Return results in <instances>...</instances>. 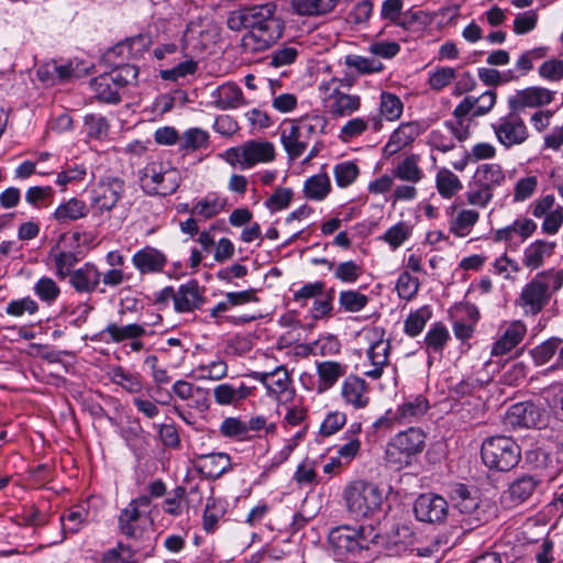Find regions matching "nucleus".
Returning <instances> with one entry per match:
<instances>
[{
  "label": "nucleus",
  "mask_w": 563,
  "mask_h": 563,
  "mask_svg": "<svg viewBox=\"0 0 563 563\" xmlns=\"http://www.w3.org/2000/svg\"><path fill=\"white\" fill-rule=\"evenodd\" d=\"M333 173L336 185L341 188H345L356 179L360 170L355 163L349 161L336 164Z\"/></svg>",
  "instance_id": "nucleus-60"
},
{
  "label": "nucleus",
  "mask_w": 563,
  "mask_h": 563,
  "mask_svg": "<svg viewBox=\"0 0 563 563\" xmlns=\"http://www.w3.org/2000/svg\"><path fill=\"white\" fill-rule=\"evenodd\" d=\"M525 463L531 470L544 472L550 479L555 477L554 474H551L554 465L552 454L542 448H533L526 451Z\"/></svg>",
  "instance_id": "nucleus-37"
},
{
  "label": "nucleus",
  "mask_w": 563,
  "mask_h": 563,
  "mask_svg": "<svg viewBox=\"0 0 563 563\" xmlns=\"http://www.w3.org/2000/svg\"><path fill=\"white\" fill-rule=\"evenodd\" d=\"M419 285V279L405 271L397 279L396 289L400 298L411 300L417 295Z\"/></svg>",
  "instance_id": "nucleus-63"
},
{
  "label": "nucleus",
  "mask_w": 563,
  "mask_h": 563,
  "mask_svg": "<svg viewBox=\"0 0 563 563\" xmlns=\"http://www.w3.org/2000/svg\"><path fill=\"white\" fill-rule=\"evenodd\" d=\"M474 101L464 98L453 110L454 120L444 123L459 142L466 141L471 135V125L474 118L472 117Z\"/></svg>",
  "instance_id": "nucleus-18"
},
{
  "label": "nucleus",
  "mask_w": 563,
  "mask_h": 563,
  "mask_svg": "<svg viewBox=\"0 0 563 563\" xmlns=\"http://www.w3.org/2000/svg\"><path fill=\"white\" fill-rule=\"evenodd\" d=\"M479 213L472 209L462 210L450 223V231L456 236H466L475 223Z\"/></svg>",
  "instance_id": "nucleus-48"
},
{
  "label": "nucleus",
  "mask_w": 563,
  "mask_h": 563,
  "mask_svg": "<svg viewBox=\"0 0 563 563\" xmlns=\"http://www.w3.org/2000/svg\"><path fill=\"white\" fill-rule=\"evenodd\" d=\"M152 37L150 34H139L126 38L124 42L118 43L112 47L111 52L126 51V55L131 58H137L150 49Z\"/></svg>",
  "instance_id": "nucleus-41"
},
{
  "label": "nucleus",
  "mask_w": 563,
  "mask_h": 563,
  "mask_svg": "<svg viewBox=\"0 0 563 563\" xmlns=\"http://www.w3.org/2000/svg\"><path fill=\"white\" fill-rule=\"evenodd\" d=\"M135 552L123 543H119L117 548L107 551L103 554L102 563H133Z\"/></svg>",
  "instance_id": "nucleus-64"
},
{
  "label": "nucleus",
  "mask_w": 563,
  "mask_h": 563,
  "mask_svg": "<svg viewBox=\"0 0 563 563\" xmlns=\"http://www.w3.org/2000/svg\"><path fill=\"white\" fill-rule=\"evenodd\" d=\"M542 276L536 275L521 290L518 303L526 314H538L550 301V283L543 280Z\"/></svg>",
  "instance_id": "nucleus-11"
},
{
  "label": "nucleus",
  "mask_w": 563,
  "mask_h": 563,
  "mask_svg": "<svg viewBox=\"0 0 563 563\" xmlns=\"http://www.w3.org/2000/svg\"><path fill=\"white\" fill-rule=\"evenodd\" d=\"M527 327L522 321L511 322L503 335L493 344L492 355L501 356L516 347L525 338Z\"/></svg>",
  "instance_id": "nucleus-20"
},
{
  "label": "nucleus",
  "mask_w": 563,
  "mask_h": 563,
  "mask_svg": "<svg viewBox=\"0 0 563 563\" xmlns=\"http://www.w3.org/2000/svg\"><path fill=\"white\" fill-rule=\"evenodd\" d=\"M537 223L530 218H517L511 224L498 229L494 233L496 242H511L515 235L520 236L521 241H526L537 231Z\"/></svg>",
  "instance_id": "nucleus-25"
},
{
  "label": "nucleus",
  "mask_w": 563,
  "mask_h": 563,
  "mask_svg": "<svg viewBox=\"0 0 563 563\" xmlns=\"http://www.w3.org/2000/svg\"><path fill=\"white\" fill-rule=\"evenodd\" d=\"M102 333H107L112 342L120 343L128 339H136L145 333L142 325L131 323L124 327H120L117 323H109Z\"/></svg>",
  "instance_id": "nucleus-47"
},
{
  "label": "nucleus",
  "mask_w": 563,
  "mask_h": 563,
  "mask_svg": "<svg viewBox=\"0 0 563 563\" xmlns=\"http://www.w3.org/2000/svg\"><path fill=\"white\" fill-rule=\"evenodd\" d=\"M280 141L290 159L300 157L308 146V139L292 123L282 130Z\"/></svg>",
  "instance_id": "nucleus-30"
},
{
  "label": "nucleus",
  "mask_w": 563,
  "mask_h": 563,
  "mask_svg": "<svg viewBox=\"0 0 563 563\" xmlns=\"http://www.w3.org/2000/svg\"><path fill=\"white\" fill-rule=\"evenodd\" d=\"M231 468V459L225 453H212L201 456L197 473H202L207 477L218 478Z\"/></svg>",
  "instance_id": "nucleus-32"
},
{
  "label": "nucleus",
  "mask_w": 563,
  "mask_h": 563,
  "mask_svg": "<svg viewBox=\"0 0 563 563\" xmlns=\"http://www.w3.org/2000/svg\"><path fill=\"white\" fill-rule=\"evenodd\" d=\"M206 390L200 387H194L192 384L178 380V398L188 401L189 407H206Z\"/></svg>",
  "instance_id": "nucleus-52"
},
{
  "label": "nucleus",
  "mask_w": 563,
  "mask_h": 563,
  "mask_svg": "<svg viewBox=\"0 0 563 563\" xmlns=\"http://www.w3.org/2000/svg\"><path fill=\"white\" fill-rule=\"evenodd\" d=\"M380 113L386 120L394 121L402 113V102L394 93L382 92L380 95Z\"/></svg>",
  "instance_id": "nucleus-57"
},
{
  "label": "nucleus",
  "mask_w": 563,
  "mask_h": 563,
  "mask_svg": "<svg viewBox=\"0 0 563 563\" xmlns=\"http://www.w3.org/2000/svg\"><path fill=\"white\" fill-rule=\"evenodd\" d=\"M451 499L454 507L465 516L462 523L466 530H474L488 521L489 514H487L484 505L476 496L471 494L465 485L459 484L453 489Z\"/></svg>",
  "instance_id": "nucleus-9"
},
{
  "label": "nucleus",
  "mask_w": 563,
  "mask_h": 563,
  "mask_svg": "<svg viewBox=\"0 0 563 563\" xmlns=\"http://www.w3.org/2000/svg\"><path fill=\"white\" fill-rule=\"evenodd\" d=\"M255 380H258L266 388V393L271 397L279 398L282 395L288 394V398H292L295 390L290 388L291 379L287 368L284 365L277 366L271 372H250L246 374Z\"/></svg>",
  "instance_id": "nucleus-15"
},
{
  "label": "nucleus",
  "mask_w": 563,
  "mask_h": 563,
  "mask_svg": "<svg viewBox=\"0 0 563 563\" xmlns=\"http://www.w3.org/2000/svg\"><path fill=\"white\" fill-rule=\"evenodd\" d=\"M429 408L426 397L416 396L400 405L396 412L399 422H410L412 419L423 416Z\"/></svg>",
  "instance_id": "nucleus-39"
},
{
  "label": "nucleus",
  "mask_w": 563,
  "mask_h": 563,
  "mask_svg": "<svg viewBox=\"0 0 563 563\" xmlns=\"http://www.w3.org/2000/svg\"><path fill=\"white\" fill-rule=\"evenodd\" d=\"M419 133V125L416 122L400 124V126L390 135L388 143L385 145L384 152L388 155L399 152L401 148L413 142Z\"/></svg>",
  "instance_id": "nucleus-29"
},
{
  "label": "nucleus",
  "mask_w": 563,
  "mask_h": 563,
  "mask_svg": "<svg viewBox=\"0 0 563 563\" xmlns=\"http://www.w3.org/2000/svg\"><path fill=\"white\" fill-rule=\"evenodd\" d=\"M186 488L178 486V523L186 521L187 523L194 518H198V506L202 503V496L196 486L189 487L186 496Z\"/></svg>",
  "instance_id": "nucleus-21"
},
{
  "label": "nucleus",
  "mask_w": 563,
  "mask_h": 563,
  "mask_svg": "<svg viewBox=\"0 0 563 563\" xmlns=\"http://www.w3.org/2000/svg\"><path fill=\"white\" fill-rule=\"evenodd\" d=\"M450 338V332L442 322L433 323L424 336L427 352L442 354Z\"/></svg>",
  "instance_id": "nucleus-42"
},
{
  "label": "nucleus",
  "mask_w": 563,
  "mask_h": 563,
  "mask_svg": "<svg viewBox=\"0 0 563 563\" xmlns=\"http://www.w3.org/2000/svg\"><path fill=\"white\" fill-rule=\"evenodd\" d=\"M456 78L455 69L452 67H438L429 73L428 84L434 91H441Z\"/></svg>",
  "instance_id": "nucleus-58"
},
{
  "label": "nucleus",
  "mask_w": 563,
  "mask_h": 563,
  "mask_svg": "<svg viewBox=\"0 0 563 563\" xmlns=\"http://www.w3.org/2000/svg\"><path fill=\"white\" fill-rule=\"evenodd\" d=\"M151 498L140 496L132 499L128 506L120 511L118 518L119 531L128 539H142L144 533L151 528L152 519Z\"/></svg>",
  "instance_id": "nucleus-7"
},
{
  "label": "nucleus",
  "mask_w": 563,
  "mask_h": 563,
  "mask_svg": "<svg viewBox=\"0 0 563 563\" xmlns=\"http://www.w3.org/2000/svg\"><path fill=\"white\" fill-rule=\"evenodd\" d=\"M339 0H291L295 13L302 16L324 15L334 10Z\"/></svg>",
  "instance_id": "nucleus-34"
},
{
  "label": "nucleus",
  "mask_w": 563,
  "mask_h": 563,
  "mask_svg": "<svg viewBox=\"0 0 563 563\" xmlns=\"http://www.w3.org/2000/svg\"><path fill=\"white\" fill-rule=\"evenodd\" d=\"M462 183L459 177L446 168H442L437 174V189L443 198H451L455 192L462 189Z\"/></svg>",
  "instance_id": "nucleus-50"
},
{
  "label": "nucleus",
  "mask_w": 563,
  "mask_h": 563,
  "mask_svg": "<svg viewBox=\"0 0 563 563\" xmlns=\"http://www.w3.org/2000/svg\"><path fill=\"white\" fill-rule=\"evenodd\" d=\"M229 153L242 168H250L258 162H271L275 157V148L271 142L249 141L240 147L231 148Z\"/></svg>",
  "instance_id": "nucleus-16"
},
{
  "label": "nucleus",
  "mask_w": 563,
  "mask_h": 563,
  "mask_svg": "<svg viewBox=\"0 0 563 563\" xmlns=\"http://www.w3.org/2000/svg\"><path fill=\"white\" fill-rule=\"evenodd\" d=\"M506 181V174L496 163H486L477 167L468 185L466 199L470 205L484 208L494 197V190Z\"/></svg>",
  "instance_id": "nucleus-4"
},
{
  "label": "nucleus",
  "mask_w": 563,
  "mask_h": 563,
  "mask_svg": "<svg viewBox=\"0 0 563 563\" xmlns=\"http://www.w3.org/2000/svg\"><path fill=\"white\" fill-rule=\"evenodd\" d=\"M90 87L95 97L102 102L115 104L121 101L119 92L121 87L111 75L104 74L91 79Z\"/></svg>",
  "instance_id": "nucleus-28"
},
{
  "label": "nucleus",
  "mask_w": 563,
  "mask_h": 563,
  "mask_svg": "<svg viewBox=\"0 0 563 563\" xmlns=\"http://www.w3.org/2000/svg\"><path fill=\"white\" fill-rule=\"evenodd\" d=\"M346 508L355 517H368L380 509L383 494L377 485L364 481L352 482L343 493Z\"/></svg>",
  "instance_id": "nucleus-6"
},
{
  "label": "nucleus",
  "mask_w": 563,
  "mask_h": 563,
  "mask_svg": "<svg viewBox=\"0 0 563 563\" xmlns=\"http://www.w3.org/2000/svg\"><path fill=\"white\" fill-rule=\"evenodd\" d=\"M556 249V243L548 240H536L523 251L522 264L529 269H538L544 261L551 257Z\"/></svg>",
  "instance_id": "nucleus-19"
},
{
  "label": "nucleus",
  "mask_w": 563,
  "mask_h": 563,
  "mask_svg": "<svg viewBox=\"0 0 563 563\" xmlns=\"http://www.w3.org/2000/svg\"><path fill=\"white\" fill-rule=\"evenodd\" d=\"M417 520L427 523H442L449 514L448 501L440 495L426 493L419 495L413 503Z\"/></svg>",
  "instance_id": "nucleus-14"
},
{
  "label": "nucleus",
  "mask_w": 563,
  "mask_h": 563,
  "mask_svg": "<svg viewBox=\"0 0 563 563\" xmlns=\"http://www.w3.org/2000/svg\"><path fill=\"white\" fill-rule=\"evenodd\" d=\"M548 47L540 46L523 52L516 60L515 68L517 73L523 77L532 68L533 62L543 58L547 55Z\"/></svg>",
  "instance_id": "nucleus-54"
},
{
  "label": "nucleus",
  "mask_w": 563,
  "mask_h": 563,
  "mask_svg": "<svg viewBox=\"0 0 563 563\" xmlns=\"http://www.w3.org/2000/svg\"><path fill=\"white\" fill-rule=\"evenodd\" d=\"M298 128L303 137L311 139L312 135L320 133H325V128L328 125V120L324 115L321 114H312L306 115L301 118L298 122L292 123Z\"/></svg>",
  "instance_id": "nucleus-49"
},
{
  "label": "nucleus",
  "mask_w": 563,
  "mask_h": 563,
  "mask_svg": "<svg viewBox=\"0 0 563 563\" xmlns=\"http://www.w3.org/2000/svg\"><path fill=\"white\" fill-rule=\"evenodd\" d=\"M276 5L272 2L242 8L230 13L227 24L233 31L246 29L242 47L249 52H261L274 44L284 32V24L275 15Z\"/></svg>",
  "instance_id": "nucleus-1"
},
{
  "label": "nucleus",
  "mask_w": 563,
  "mask_h": 563,
  "mask_svg": "<svg viewBox=\"0 0 563 563\" xmlns=\"http://www.w3.org/2000/svg\"><path fill=\"white\" fill-rule=\"evenodd\" d=\"M542 408L532 401L512 404L506 411L505 421L512 428H538L547 424Z\"/></svg>",
  "instance_id": "nucleus-10"
},
{
  "label": "nucleus",
  "mask_w": 563,
  "mask_h": 563,
  "mask_svg": "<svg viewBox=\"0 0 563 563\" xmlns=\"http://www.w3.org/2000/svg\"><path fill=\"white\" fill-rule=\"evenodd\" d=\"M209 134L199 128H191L184 132L180 141V147L187 152H195L208 146Z\"/></svg>",
  "instance_id": "nucleus-51"
},
{
  "label": "nucleus",
  "mask_w": 563,
  "mask_h": 563,
  "mask_svg": "<svg viewBox=\"0 0 563 563\" xmlns=\"http://www.w3.org/2000/svg\"><path fill=\"white\" fill-rule=\"evenodd\" d=\"M516 112L510 110L507 115L492 124L496 139L506 148L522 144L529 135L523 120Z\"/></svg>",
  "instance_id": "nucleus-12"
},
{
  "label": "nucleus",
  "mask_w": 563,
  "mask_h": 563,
  "mask_svg": "<svg viewBox=\"0 0 563 563\" xmlns=\"http://www.w3.org/2000/svg\"><path fill=\"white\" fill-rule=\"evenodd\" d=\"M426 434L419 428H409L396 434L387 444L385 461L399 470L408 466L411 460L424 449Z\"/></svg>",
  "instance_id": "nucleus-5"
},
{
  "label": "nucleus",
  "mask_w": 563,
  "mask_h": 563,
  "mask_svg": "<svg viewBox=\"0 0 563 563\" xmlns=\"http://www.w3.org/2000/svg\"><path fill=\"white\" fill-rule=\"evenodd\" d=\"M367 383L365 379L350 375L342 385V396L354 408H364L368 404L366 396Z\"/></svg>",
  "instance_id": "nucleus-26"
},
{
  "label": "nucleus",
  "mask_w": 563,
  "mask_h": 563,
  "mask_svg": "<svg viewBox=\"0 0 563 563\" xmlns=\"http://www.w3.org/2000/svg\"><path fill=\"white\" fill-rule=\"evenodd\" d=\"M563 340L552 336L529 351L537 366L545 365L560 351Z\"/></svg>",
  "instance_id": "nucleus-43"
},
{
  "label": "nucleus",
  "mask_w": 563,
  "mask_h": 563,
  "mask_svg": "<svg viewBox=\"0 0 563 563\" xmlns=\"http://www.w3.org/2000/svg\"><path fill=\"white\" fill-rule=\"evenodd\" d=\"M227 203V198L212 194L199 200L190 212L191 214L202 217L203 219H211L224 210Z\"/></svg>",
  "instance_id": "nucleus-40"
},
{
  "label": "nucleus",
  "mask_w": 563,
  "mask_h": 563,
  "mask_svg": "<svg viewBox=\"0 0 563 563\" xmlns=\"http://www.w3.org/2000/svg\"><path fill=\"white\" fill-rule=\"evenodd\" d=\"M329 547L339 561L366 559L369 552L385 544V537L373 526H338L329 532Z\"/></svg>",
  "instance_id": "nucleus-2"
},
{
  "label": "nucleus",
  "mask_w": 563,
  "mask_h": 563,
  "mask_svg": "<svg viewBox=\"0 0 563 563\" xmlns=\"http://www.w3.org/2000/svg\"><path fill=\"white\" fill-rule=\"evenodd\" d=\"M537 176H527L518 179L514 186V202H523L531 198L538 188Z\"/></svg>",
  "instance_id": "nucleus-59"
},
{
  "label": "nucleus",
  "mask_w": 563,
  "mask_h": 563,
  "mask_svg": "<svg viewBox=\"0 0 563 563\" xmlns=\"http://www.w3.org/2000/svg\"><path fill=\"white\" fill-rule=\"evenodd\" d=\"M431 317L432 311L429 306H422L421 308L411 311L405 320V333L410 338L419 335Z\"/></svg>",
  "instance_id": "nucleus-45"
},
{
  "label": "nucleus",
  "mask_w": 563,
  "mask_h": 563,
  "mask_svg": "<svg viewBox=\"0 0 563 563\" xmlns=\"http://www.w3.org/2000/svg\"><path fill=\"white\" fill-rule=\"evenodd\" d=\"M101 273L91 263H85L69 276L70 285L78 292H92L100 284Z\"/></svg>",
  "instance_id": "nucleus-24"
},
{
  "label": "nucleus",
  "mask_w": 563,
  "mask_h": 563,
  "mask_svg": "<svg viewBox=\"0 0 563 563\" xmlns=\"http://www.w3.org/2000/svg\"><path fill=\"white\" fill-rule=\"evenodd\" d=\"M124 190L123 179L113 176L103 177L91 190V206L100 212L111 211L122 198Z\"/></svg>",
  "instance_id": "nucleus-13"
},
{
  "label": "nucleus",
  "mask_w": 563,
  "mask_h": 563,
  "mask_svg": "<svg viewBox=\"0 0 563 563\" xmlns=\"http://www.w3.org/2000/svg\"><path fill=\"white\" fill-rule=\"evenodd\" d=\"M330 191L331 183L325 173H320L307 178L303 185L305 197L310 200L321 201Z\"/></svg>",
  "instance_id": "nucleus-38"
},
{
  "label": "nucleus",
  "mask_w": 563,
  "mask_h": 563,
  "mask_svg": "<svg viewBox=\"0 0 563 563\" xmlns=\"http://www.w3.org/2000/svg\"><path fill=\"white\" fill-rule=\"evenodd\" d=\"M390 343L383 339H376L371 343L367 350V358L373 365V368L364 373L365 376L372 379H379L383 375L384 367L388 364Z\"/></svg>",
  "instance_id": "nucleus-23"
},
{
  "label": "nucleus",
  "mask_w": 563,
  "mask_h": 563,
  "mask_svg": "<svg viewBox=\"0 0 563 563\" xmlns=\"http://www.w3.org/2000/svg\"><path fill=\"white\" fill-rule=\"evenodd\" d=\"M213 96L217 107L222 110L239 108L245 103L241 88L234 82L221 85Z\"/></svg>",
  "instance_id": "nucleus-35"
},
{
  "label": "nucleus",
  "mask_w": 563,
  "mask_h": 563,
  "mask_svg": "<svg viewBox=\"0 0 563 563\" xmlns=\"http://www.w3.org/2000/svg\"><path fill=\"white\" fill-rule=\"evenodd\" d=\"M540 483L541 481L533 475H523L509 485L507 494L512 503L519 505L532 496Z\"/></svg>",
  "instance_id": "nucleus-31"
},
{
  "label": "nucleus",
  "mask_w": 563,
  "mask_h": 563,
  "mask_svg": "<svg viewBox=\"0 0 563 563\" xmlns=\"http://www.w3.org/2000/svg\"><path fill=\"white\" fill-rule=\"evenodd\" d=\"M166 262V256L161 251L151 246L143 247L132 257L133 265L141 274L161 272Z\"/></svg>",
  "instance_id": "nucleus-22"
},
{
  "label": "nucleus",
  "mask_w": 563,
  "mask_h": 563,
  "mask_svg": "<svg viewBox=\"0 0 563 563\" xmlns=\"http://www.w3.org/2000/svg\"><path fill=\"white\" fill-rule=\"evenodd\" d=\"M89 213L88 205L78 198H70L60 203L54 211L53 218L59 224H66L73 221L84 219Z\"/></svg>",
  "instance_id": "nucleus-27"
},
{
  "label": "nucleus",
  "mask_w": 563,
  "mask_h": 563,
  "mask_svg": "<svg viewBox=\"0 0 563 563\" xmlns=\"http://www.w3.org/2000/svg\"><path fill=\"white\" fill-rule=\"evenodd\" d=\"M218 37L219 32L209 19L198 16L195 20H190L181 38L183 55L200 56L216 44Z\"/></svg>",
  "instance_id": "nucleus-8"
},
{
  "label": "nucleus",
  "mask_w": 563,
  "mask_h": 563,
  "mask_svg": "<svg viewBox=\"0 0 563 563\" xmlns=\"http://www.w3.org/2000/svg\"><path fill=\"white\" fill-rule=\"evenodd\" d=\"M220 432L223 437L227 438L245 440L247 439L249 428L246 422L242 421L241 419L229 417L222 421L220 426Z\"/></svg>",
  "instance_id": "nucleus-61"
},
{
  "label": "nucleus",
  "mask_w": 563,
  "mask_h": 563,
  "mask_svg": "<svg viewBox=\"0 0 563 563\" xmlns=\"http://www.w3.org/2000/svg\"><path fill=\"white\" fill-rule=\"evenodd\" d=\"M88 510L82 506H75L69 510L67 516L63 515L59 518L62 525L60 539L51 542V545L60 544L66 539L67 533H77L82 526L87 522Z\"/></svg>",
  "instance_id": "nucleus-33"
},
{
  "label": "nucleus",
  "mask_w": 563,
  "mask_h": 563,
  "mask_svg": "<svg viewBox=\"0 0 563 563\" xmlns=\"http://www.w3.org/2000/svg\"><path fill=\"white\" fill-rule=\"evenodd\" d=\"M345 65L355 68L360 74H372L382 71L383 63L374 57H363L358 55H347Z\"/></svg>",
  "instance_id": "nucleus-56"
},
{
  "label": "nucleus",
  "mask_w": 563,
  "mask_h": 563,
  "mask_svg": "<svg viewBox=\"0 0 563 563\" xmlns=\"http://www.w3.org/2000/svg\"><path fill=\"white\" fill-rule=\"evenodd\" d=\"M339 303L346 312H358L368 303V297L357 290H343L339 294Z\"/></svg>",
  "instance_id": "nucleus-53"
},
{
  "label": "nucleus",
  "mask_w": 563,
  "mask_h": 563,
  "mask_svg": "<svg viewBox=\"0 0 563 563\" xmlns=\"http://www.w3.org/2000/svg\"><path fill=\"white\" fill-rule=\"evenodd\" d=\"M334 277L343 283H355L362 275L361 265L354 261H346L334 265Z\"/></svg>",
  "instance_id": "nucleus-62"
},
{
  "label": "nucleus",
  "mask_w": 563,
  "mask_h": 563,
  "mask_svg": "<svg viewBox=\"0 0 563 563\" xmlns=\"http://www.w3.org/2000/svg\"><path fill=\"white\" fill-rule=\"evenodd\" d=\"M393 176L412 184L420 181L423 177V172L418 166V157L416 155L407 156L393 170Z\"/></svg>",
  "instance_id": "nucleus-46"
},
{
  "label": "nucleus",
  "mask_w": 563,
  "mask_h": 563,
  "mask_svg": "<svg viewBox=\"0 0 563 563\" xmlns=\"http://www.w3.org/2000/svg\"><path fill=\"white\" fill-rule=\"evenodd\" d=\"M553 91L543 87H529L510 96L508 104L511 111H520L525 108H537L551 103Z\"/></svg>",
  "instance_id": "nucleus-17"
},
{
  "label": "nucleus",
  "mask_w": 563,
  "mask_h": 563,
  "mask_svg": "<svg viewBox=\"0 0 563 563\" xmlns=\"http://www.w3.org/2000/svg\"><path fill=\"white\" fill-rule=\"evenodd\" d=\"M481 456L489 470L508 472L520 462L521 449L511 437L493 435L483 441Z\"/></svg>",
  "instance_id": "nucleus-3"
},
{
  "label": "nucleus",
  "mask_w": 563,
  "mask_h": 563,
  "mask_svg": "<svg viewBox=\"0 0 563 563\" xmlns=\"http://www.w3.org/2000/svg\"><path fill=\"white\" fill-rule=\"evenodd\" d=\"M361 106L358 96H352L343 92H336L332 104V113L339 117L350 115Z\"/></svg>",
  "instance_id": "nucleus-55"
},
{
  "label": "nucleus",
  "mask_w": 563,
  "mask_h": 563,
  "mask_svg": "<svg viewBox=\"0 0 563 563\" xmlns=\"http://www.w3.org/2000/svg\"><path fill=\"white\" fill-rule=\"evenodd\" d=\"M203 301L205 298L196 280H190L178 288V312L199 309Z\"/></svg>",
  "instance_id": "nucleus-36"
},
{
  "label": "nucleus",
  "mask_w": 563,
  "mask_h": 563,
  "mask_svg": "<svg viewBox=\"0 0 563 563\" xmlns=\"http://www.w3.org/2000/svg\"><path fill=\"white\" fill-rule=\"evenodd\" d=\"M317 373L322 388L329 389L345 374V365L334 361L320 362L317 363Z\"/></svg>",
  "instance_id": "nucleus-44"
}]
</instances>
